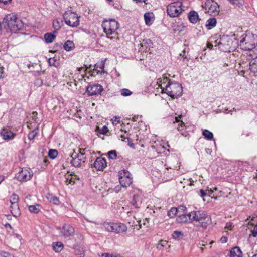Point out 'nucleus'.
I'll list each match as a JSON object with an SVG mask.
<instances>
[{
	"label": "nucleus",
	"mask_w": 257,
	"mask_h": 257,
	"mask_svg": "<svg viewBox=\"0 0 257 257\" xmlns=\"http://www.w3.org/2000/svg\"><path fill=\"white\" fill-rule=\"evenodd\" d=\"M257 36L252 34H243L241 36L240 46L242 49L248 50L247 54L249 56L251 52L257 50Z\"/></svg>",
	"instance_id": "obj_1"
},
{
	"label": "nucleus",
	"mask_w": 257,
	"mask_h": 257,
	"mask_svg": "<svg viewBox=\"0 0 257 257\" xmlns=\"http://www.w3.org/2000/svg\"><path fill=\"white\" fill-rule=\"evenodd\" d=\"M191 222L194 221L199 223V225L206 228L211 223V219L209 215L203 210L193 211L190 212Z\"/></svg>",
	"instance_id": "obj_2"
},
{
	"label": "nucleus",
	"mask_w": 257,
	"mask_h": 257,
	"mask_svg": "<svg viewBox=\"0 0 257 257\" xmlns=\"http://www.w3.org/2000/svg\"><path fill=\"white\" fill-rule=\"evenodd\" d=\"M3 23L5 27L4 23L6 24L9 29L13 32L16 33L17 31L21 29L23 24L21 20L13 14L7 15L4 18Z\"/></svg>",
	"instance_id": "obj_3"
},
{
	"label": "nucleus",
	"mask_w": 257,
	"mask_h": 257,
	"mask_svg": "<svg viewBox=\"0 0 257 257\" xmlns=\"http://www.w3.org/2000/svg\"><path fill=\"white\" fill-rule=\"evenodd\" d=\"M220 42L222 46L220 47L221 50L224 52L230 51V50L235 49L238 45V41L235 34L230 36H223Z\"/></svg>",
	"instance_id": "obj_4"
},
{
	"label": "nucleus",
	"mask_w": 257,
	"mask_h": 257,
	"mask_svg": "<svg viewBox=\"0 0 257 257\" xmlns=\"http://www.w3.org/2000/svg\"><path fill=\"white\" fill-rule=\"evenodd\" d=\"M182 85L177 82H168L165 86V93L173 98L180 97L182 93Z\"/></svg>",
	"instance_id": "obj_5"
},
{
	"label": "nucleus",
	"mask_w": 257,
	"mask_h": 257,
	"mask_svg": "<svg viewBox=\"0 0 257 257\" xmlns=\"http://www.w3.org/2000/svg\"><path fill=\"white\" fill-rule=\"evenodd\" d=\"M119 23L114 19L105 20L103 21L102 27L107 35L114 33L119 28Z\"/></svg>",
	"instance_id": "obj_6"
},
{
	"label": "nucleus",
	"mask_w": 257,
	"mask_h": 257,
	"mask_svg": "<svg viewBox=\"0 0 257 257\" xmlns=\"http://www.w3.org/2000/svg\"><path fill=\"white\" fill-rule=\"evenodd\" d=\"M65 23L71 27H76L79 25V19L78 15L71 10L66 11L63 14Z\"/></svg>",
	"instance_id": "obj_7"
},
{
	"label": "nucleus",
	"mask_w": 257,
	"mask_h": 257,
	"mask_svg": "<svg viewBox=\"0 0 257 257\" xmlns=\"http://www.w3.org/2000/svg\"><path fill=\"white\" fill-rule=\"evenodd\" d=\"M202 7L205 9L206 12L212 16L217 15L220 12L219 6L214 0H207Z\"/></svg>",
	"instance_id": "obj_8"
},
{
	"label": "nucleus",
	"mask_w": 257,
	"mask_h": 257,
	"mask_svg": "<svg viewBox=\"0 0 257 257\" xmlns=\"http://www.w3.org/2000/svg\"><path fill=\"white\" fill-rule=\"evenodd\" d=\"M182 4L179 1L171 3L167 8L168 15L171 17L178 16L182 13Z\"/></svg>",
	"instance_id": "obj_9"
},
{
	"label": "nucleus",
	"mask_w": 257,
	"mask_h": 257,
	"mask_svg": "<svg viewBox=\"0 0 257 257\" xmlns=\"http://www.w3.org/2000/svg\"><path fill=\"white\" fill-rule=\"evenodd\" d=\"M103 91L102 85L99 84L89 85L86 88V92L89 96L101 95Z\"/></svg>",
	"instance_id": "obj_10"
},
{
	"label": "nucleus",
	"mask_w": 257,
	"mask_h": 257,
	"mask_svg": "<svg viewBox=\"0 0 257 257\" xmlns=\"http://www.w3.org/2000/svg\"><path fill=\"white\" fill-rule=\"evenodd\" d=\"M33 175V173L30 168H23L19 172L18 179L20 181L26 182L30 180Z\"/></svg>",
	"instance_id": "obj_11"
},
{
	"label": "nucleus",
	"mask_w": 257,
	"mask_h": 257,
	"mask_svg": "<svg viewBox=\"0 0 257 257\" xmlns=\"http://www.w3.org/2000/svg\"><path fill=\"white\" fill-rule=\"evenodd\" d=\"M253 52H251L249 54V57L248 59L250 60L249 62V69L254 74H257V50Z\"/></svg>",
	"instance_id": "obj_12"
},
{
	"label": "nucleus",
	"mask_w": 257,
	"mask_h": 257,
	"mask_svg": "<svg viewBox=\"0 0 257 257\" xmlns=\"http://www.w3.org/2000/svg\"><path fill=\"white\" fill-rule=\"evenodd\" d=\"M94 167L98 171H102L107 166L106 160L102 157H97L93 163Z\"/></svg>",
	"instance_id": "obj_13"
},
{
	"label": "nucleus",
	"mask_w": 257,
	"mask_h": 257,
	"mask_svg": "<svg viewBox=\"0 0 257 257\" xmlns=\"http://www.w3.org/2000/svg\"><path fill=\"white\" fill-rule=\"evenodd\" d=\"M177 221L180 223H185L191 222V218L190 217V212L181 214V212L179 213L177 217Z\"/></svg>",
	"instance_id": "obj_14"
},
{
	"label": "nucleus",
	"mask_w": 257,
	"mask_h": 257,
	"mask_svg": "<svg viewBox=\"0 0 257 257\" xmlns=\"http://www.w3.org/2000/svg\"><path fill=\"white\" fill-rule=\"evenodd\" d=\"M62 232L64 237H68L73 235L74 229L69 224H65L63 227Z\"/></svg>",
	"instance_id": "obj_15"
},
{
	"label": "nucleus",
	"mask_w": 257,
	"mask_h": 257,
	"mask_svg": "<svg viewBox=\"0 0 257 257\" xmlns=\"http://www.w3.org/2000/svg\"><path fill=\"white\" fill-rule=\"evenodd\" d=\"M186 210V207L184 206H180L178 208H172L168 212V215L170 218H173L175 216H178L181 211L183 212Z\"/></svg>",
	"instance_id": "obj_16"
},
{
	"label": "nucleus",
	"mask_w": 257,
	"mask_h": 257,
	"mask_svg": "<svg viewBox=\"0 0 257 257\" xmlns=\"http://www.w3.org/2000/svg\"><path fill=\"white\" fill-rule=\"evenodd\" d=\"M1 136L5 140L13 139L15 137V134L7 128H3L0 132Z\"/></svg>",
	"instance_id": "obj_17"
},
{
	"label": "nucleus",
	"mask_w": 257,
	"mask_h": 257,
	"mask_svg": "<svg viewBox=\"0 0 257 257\" xmlns=\"http://www.w3.org/2000/svg\"><path fill=\"white\" fill-rule=\"evenodd\" d=\"M169 81L170 82V80L167 77H163L158 79L157 83L158 86L160 87L162 89V92H165V86L168 84Z\"/></svg>",
	"instance_id": "obj_18"
},
{
	"label": "nucleus",
	"mask_w": 257,
	"mask_h": 257,
	"mask_svg": "<svg viewBox=\"0 0 257 257\" xmlns=\"http://www.w3.org/2000/svg\"><path fill=\"white\" fill-rule=\"evenodd\" d=\"M105 65V60L101 61L100 62L97 63L94 68V70L95 71L97 74L99 73H104L105 71L104 70Z\"/></svg>",
	"instance_id": "obj_19"
},
{
	"label": "nucleus",
	"mask_w": 257,
	"mask_h": 257,
	"mask_svg": "<svg viewBox=\"0 0 257 257\" xmlns=\"http://www.w3.org/2000/svg\"><path fill=\"white\" fill-rule=\"evenodd\" d=\"M10 211L12 214L17 217L20 215L18 203H11Z\"/></svg>",
	"instance_id": "obj_20"
},
{
	"label": "nucleus",
	"mask_w": 257,
	"mask_h": 257,
	"mask_svg": "<svg viewBox=\"0 0 257 257\" xmlns=\"http://www.w3.org/2000/svg\"><path fill=\"white\" fill-rule=\"evenodd\" d=\"M79 153L74 152L72 154L71 157V158H75L76 157L78 159H79V160L81 161L82 162H84L85 159V157L84 156L85 153L84 152V149H79Z\"/></svg>",
	"instance_id": "obj_21"
},
{
	"label": "nucleus",
	"mask_w": 257,
	"mask_h": 257,
	"mask_svg": "<svg viewBox=\"0 0 257 257\" xmlns=\"http://www.w3.org/2000/svg\"><path fill=\"white\" fill-rule=\"evenodd\" d=\"M188 18L192 23H196L199 20L198 13L195 11H191L188 14Z\"/></svg>",
	"instance_id": "obj_22"
},
{
	"label": "nucleus",
	"mask_w": 257,
	"mask_h": 257,
	"mask_svg": "<svg viewBox=\"0 0 257 257\" xmlns=\"http://www.w3.org/2000/svg\"><path fill=\"white\" fill-rule=\"evenodd\" d=\"M182 117V115H180L179 117H175V122H180L178 124L177 129L178 131L181 132V134L183 136H186V135L185 134V133L183 131L184 128L185 124L182 121H180L179 118H181Z\"/></svg>",
	"instance_id": "obj_23"
},
{
	"label": "nucleus",
	"mask_w": 257,
	"mask_h": 257,
	"mask_svg": "<svg viewBox=\"0 0 257 257\" xmlns=\"http://www.w3.org/2000/svg\"><path fill=\"white\" fill-rule=\"evenodd\" d=\"M230 257H242V252L239 247H233L230 252Z\"/></svg>",
	"instance_id": "obj_24"
},
{
	"label": "nucleus",
	"mask_w": 257,
	"mask_h": 257,
	"mask_svg": "<svg viewBox=\"0 0 257 257\" xmlns=\"http://www.w3.org/2000/svg\"><path fill=\"white\" fill-rule=\"evenodd\" d=\"M119 180L121 185L125 188L129 186L132 183V178L131 176Z\"/></svg>",
	"instance_id": "obj_25"
},
{
	"label": "nucleus",
	"mask_w": 257,
	"mask_h": 257,
	"mask_svg": "<svg viewBox=\"0 0 257 257\" xmlns=\"http://www.w3.org/2000/svg\"><path fill=\"white\" fill-rule=\"evenodd\" d=\"M53 33H46L44 35V39L46 43H51L56 38V35Z\"/></svg>",
	"instance_id": "obj_26"
},
{
	"label": "nucleus",
	"mask_w": 257,
	"mask_h": 257,
	"mask_svg": "<svg viewBox=\"0 0 257 257\" xmlns=\"http://www.w3.org/2000/svg\"><path fill=\"white\" fill-rule=\"evenodd\" d=\"M116 233H120L127 231V227L122 223H116Z\"/></svg>",
	"instance_id": "obj_27"
},
{
	"label": "nucleus",
	"mask_w": 257,
	"mask_h": 257,
	"mask_svg": "<svg viewBox=\"0 0 257 257\" xmlns=\"http://www.w3.org/2000/svg\"><path fill=\"white\" fill-rule=\"evenodd\" d=\"M216 19L214 17L209 18L206 24V27L208 29H211L212 27H214L216 25Z\"/></svg>",
	"instance_id": "obj_28"
},
{
	"label": "nucleus",
	"mask_w": 257,
	"mask_h": 257,
	"mask_svg": "<svg viewBox=\"0 0 257 257\" xmlns=\"http://www.w3.org/2000/svg\"><path fill=\"white\" fill-rule=\"evenodd\" d=\"M64 48L67 51H71L74 48V43L72 41L67 40L64 44Z\"/></svg>",
	"instance_id": "obj_29"
},
{
	"label": "nucleus",
	"mask_w": 257,
	"mask_h": 257,
	"mask_svg": "<svg viewBox=\"0 0 257 257\" xmlns=\"http://www.w3.org/2000/svg\"><path fill=\"white\" fill-rule=\"evenodd\" d=\"M53 249L57 252H60L63 248V244L61 242H54L52 244Z\"/></svg>",
	"instance_id": "obj_30"
},
{
	"label": "nucleus",
	"mask_w": 257,
	"mask_h": 257,
	"mask_svg": "<svg viewBox=\"0 0 257 257\" xmlns=\"http://www.w3.org/2000/svg\"><path fill=\"white\" fill-rule=\"evenodd\" d=\"M153 13L147 12L144 14V19L147 25H150L152 24L151 19L153 18Z\"/></svg>",
	"instance_id": "obj_31"
},
{
	"label": "nucleus",
	"mask_w": 257,
	"mask_h": 257,
	"mask_svg": "<svg viewBox=\"0 0 257 257\" xmlns=\"http://www.w3.org/2000/svg\"><path fill=\"white\" fill-rule=\"evenodd\" d=\"M202 135L205 139L209 140H211L213 138V133L207 129H205L203 131Z\"/></svg>",
	"instance_id": "obj_32"
},
{
	"label": "nucleus",
	"mask_w": 257,
	"mask_h": 257,
	"mask_svg": "<svg viewBox=\"0 0 257 257\" xmlns=\"http://www.w3.org/2000/svg\"><path fill=\"white\" fill-rule=\"evenodd\" d=\"M28 209L30 212L35 214L38 213L40 210V206L38 204L30 205L28 206Z\"/></svg>",
	"instance_id": "obj_33"
},
{
	"label": "nucleus",
	"mask_w": 257,
	"mask_h": 257,
	"mask_svg": "<svg viewBox=\"0 0 257 257\" xmlns=\"http://www.w3.org/2000/svg\"><path fill=\"white\" fill-rule=\"evenodd\" d=\"M62 22V21H59L58 19H55L53 22V27L55 29L53 33H56V31L59 30L61 28V23Z\"/></svg>",
	"instance_id": "obj_34"
},
{
	"label": "nucleus",
	"mask_w": 257,
	"mask_h": 257,
	"mask_svg": "<svg viewBox=\"0 0 257 257\" xmlns=\"http://www.w3.org/2000/svg\"><path fill=\"white\" fill-rule=\"evenodd\" d=\"M130 173L126 170L123 169L119 172V179L130 176Z\"/></svg>",
	"instance_id": "obj_35"
},
{
	"label": "nucleus",
	"mask_w": 257,
	"mask_h": 257,
	"mask_svg": "<svg viewBox=\"0 0 257 257\" xmlns=\"http://www.w3.org/2000/svg\"><path fill=\"white\" fill-rule=\"evenodd\" d=\"M82 162L78 159L76 157L75 158H72L71 160V163L74 167H78L81 166V163Z\"/></svg>",
	"instance_id": "obj_36"
},
{
	"label": "nucleus",
	"mask_w": 257,
	"mask_h": 257,
	"mask_svg": "<svg viewBox=\"0 0 257 257\" xmlns=\"http://www.w3.org/2000/svg\"><path fill=\"white\" fill-rule=\"evenodd\" d=\"M173 237L175 239H180L183 237V234L181 231H175L172 234Z\"/></svg>",
	"instance_id": "obj_37"
},
{
	"label": "nucleus",
	"mask_w": 257,
	"mask_h": 257,
	"mask_svg": "<svg viewBox=\"0 0 257 257\" xmlns=\"http://www.w3.org/2000/svg\"><path fill=\"white\" fill-rule=\"evenodd\" d=\"M19 196L16 194L13 193L11 196L10 202L11 203H18Z\"/></svg>",
	"instance_id": "obj_38"
},
{
	"label": "nucleus",
	"mask_w": 257,
	"mask_h": 257,
	"mask_svg": "<svg viewBox=\"0 0 257 257\" xmlns=\"http://www.w3.org/2000/svg\"><path fill=\"white\" fill-rule=\"evenodd\" d=\"M58 155V152L55 149H50L48 153L49 157L51 159H55Z\"/></svg>",
	"instance_id": "obj_39"
},
{
	"label": "nucleus",
	"mask_w": 257,
	"mask_h": 257,
	"mask_svg": "<svg viewBox=\"0 0 257 257\" xmlns=\"http://www.w3.org/2000/svg\"><path fill=\"white\" fill-rule=\"evenodd\" d=\"M38 134V128L34 129L31 132H30L28 135L29 139L30 140H33L36 135Z\"/></svg>",
	"instance_id": "obj_40"
},
{
	"label": "nucleus",
	"mask_w": 257,
	"mask_h": 257,
	"mask_svg": "<svg viewBox=\"0 0 257 257\" xmlns=\"http://www.w3.org/2000/svg\"><path fill=\"white\" fill-rule=\"evenodd\" d=\"M167 244V242L164 240H161L156 246L157 249L162 250L165 246Z\"/></svg>",
	"instance_id": "obj_41"
},
{
	"label": "nucleus",
	"mask_w": 257,
	"mask_h": 257,
	"mask_svg": "<svg viewBox=\"0 0 257 257\" xmlns=\"http://www.w3.org/2000/svg\"><path fill=\"white\" fill-rule=\"evenodd\" d=\"M48 199L50 202H52L54 204H58L59 202L58 198L53 195H49Z\"/></svg>",
	"instance_id": "obj_42"
},
{
	"label": "nucleus",
	"mask_w": 257,
	"mask_h": 257,
	"mask_svg": "<svg viewBox=\"0 0 257 257\" xmlns=\"http://www.w3.org/2000/svg\"><path fill=\"white\" fill-rule=\"evenodd\" d=\"M133 92L128 89L124 88L121 90V95L123 96H128L132 95Z\"/></svg>",
	"instance_id": "obj_43"
},
{
	"label": "nucleus",
	"mask_w": 257,
	"mask_h": 257,
	"mask_svg": "<svg viewBox=\"0 0 257 257\" xmlns=\"http://www.w3.org/2000/svg\"><path fill=\"white\" fill-rule=\"evenodd\" d=\"M114 223H104L103 224V226L105 228V230L108 232H111L112 231V226Z\"/></svg>",
	"instance_id": "obj_44"
},
{
	"label": "nucleus",
	"mask_w": 257,
	"mask_h": 257,
	"mask_svg": "<svg viewBox=\"0 0 257 257\" xmlns=\"http://www.w3.org/2000/svg\"><path fill=\"white\" fill-rule=\"evenodd\" d=\"M108 157L112 159H116L117 157V153L115 150H111L108 153Z\"/></svg>",
	"instance_id": "obj_45"
},
{
	"label": "nucleus",
	"mask_w": 257,
	"mask_h": 257,
	"mask_svg": "<svg viewBox=\"0 0 257 257\" xmlns=\"http://www.w3.org/2000/svg\"><path fill=\"white\" fill-rule=\"evenodd\" d=\"M103 257H122L120 254L105 253L102 254Z\"/></svg>",
	"instance_id": "obj_46"
},
{
	"label": "nucleus",
	"mask_w": 257,
	"mask_h": 257,
	"mask_svg": "<svg viewBox=\"0 0 257 257\" xmlns=\"http://www.w3.org/2000/svg\"><path fill=\"white\" fill-rule=\"evenodd\" d=\"M56 61V59H55L54 57L50 58L48 59V63L50 66H54Z\"/></svg>",
	"instance_id": "obj_47"
},
{
	"label": "nucleus",
	"mask_w": 257,
	"mask_h": 257,
	"mask_svg": "<svg viewBox=\"0 0 257 257\" xmlns=\"http://www.w3.org/2000/svg\"><path fill=\"white\" fill-rule=\"evenodd\" d=\"M109 130L106 126H103L102 129H101L99 131V133L102 134H106L108 132Z\"/></svg>",
	"instance_id": "obj_48"
},
{
	"label": "nucleus",
	"mask_w": 257,
	"mask_h": 257,
	"mask_svg": "<svg viewBox=\"0 0 257 257\" xmlns=\"http://www.w3.org/2000/svg\"><path fill=\"white\" fill-rule=\"evenodd\" d=\"M221 38L218 40H216L214 42L215 43V47H216L217 46L218 47L219 49H220L221 50V47H222V44H221Z\"/></svg>",
	"instance_id": "obj_49"
},
{
	"label": "nucleus",
	"mask_w": 257,
	"mask_h": 257,
	"mask_svg": "<svg viewBox=\"0 0 257 257\" xmlns=\"http://www.w3.org/2000/svg\"><path fill=\"white\" fill-rule=\"evenodd\" d=\"M0 256L1 257H11V255L10 254L3 251L0 252Z\"/></svg>",
	"instance_id": "obj_50"
},
{
	"label": "nucleus",
	"mask_w": 257,
	"mask_h": 257,
	"mask_svg": "<svg viewBox=\"0 0 257 257\" xmlns=\"http://www.w3.org/2000/svg\"><path fill=\"white\" fill-rule=\"evenodd\" d=\"M136 197H138V196L134 195V197H133V199L132 201V203L133 205L136 208H138V206L137 201L136 200Z\"/></svg>",
	"instance_id": "obj_51"
},
{
	"label": "nucleus",
	"mask_w": 257,
	"mask_h": 257,
	"mask_svg": "<svg viewBox=\"0 0 257 257\" xmlns=\"http://www.w3.org/2000/svg\"><path fill=\"white\" fill-rule=\"evenodd\" d=\"M70 176V178L68 177L67 179V182H68V181L69 180V182L68 183H75V179L74 178H73V177H72L71 175H69Z\"/></svg>",
	"instance_id": "obj_52"
},
{
	"label": "nucleus",
	"mask_w": 257,
	"mask_h": 257,
	"mask_svg": "<svg viewBox=\"0 0 257 257\" xmlns=\"http://www.w3.org/2000/svg\"><path fill=\"white\" fill-rule=\"evenodd\" d=\"M252 235L253 237H256L257 236V225H256L253 230L251 231Z\"/></svg>",
	"instance_id": "obj_53"
},
{
	"label": "nucleus",
	"mask_w": 257,
	"mask_h": 257,
	"mask_svg": "<svg viewBox=\"0 0 257 257\" xmlns=\"http://www.w3.org/2000/svg\"><path fill=\"white\" fill-rule=\"evenodd\" d=\"M4 68L0 67V79L4 77Z\"/></svg>",
	"instance_id": "obj_54"
},
{
	"label": "nucleus",
	"mask_w": 257,
	"mask_h": 257,
	"mask_svg": "<svg viewBox=\"0 0 257 257\" xmlns=\"http://www.w3.org/2000/svg\"><path fill=\"white\" fill-rule=\"evenodd\" d=\"M227 240H228V239L225 236H222L221 238H220V242L222 243H226L227 242Z\"/></svg>",
	"instance_id": "obj_55"
},
{
	"label": "nucleus",
	"mask_w": 257,
	"mask_h": 257,
	"mask_svg": "<svg viewBox=\"0 0 257 257\" xmlns=\"http://www.w3.org/2000/svg\"><path fill=\"white\" fill-rule=\"evenodd\" d=\"M200 195L202 197H203L206 196V195H207V193H205V191H204V190H203V189H200Z\"/></svg>",
	"instance_id": "obj_56"
},
{
	"label": "nucleus",
	"mask_w": 257,
	"mask_h": 257,
	"mask_svg": "<svg viewBox=\"0 0 257 257\" xmlns=\"http://www.w3.org/2000/svg\"><path fill=\"white\" fill-rule=\"evenodd\" d=\"M232 224L231 222L227 223L226 225L225 228L231 229Z\"/></svg>",
	"instance_id": "obj_57"
},
{
	"label": "nucleus",
	"mask_w": 257,
	"mask_h": 257,
	"mask_svg": "<svg viewBox=\"0 0 257 257\" xmlns=\"http://www.w3.org/2000/svg\"><path fill=\"white\" fill-rule=\"evenodd\" d=\"M205 152L206 153L208 154H211L212 153V150L210 148H206L205 149Z\"/></svg>",
	"instance_id": "obj_58"
},
{
	"label": "nucleus",
	"mask_w": 257,
	"mask_h": 257,
	"mask_svg": "<svg viewBox=\"0 0 257 257\" xmlns=\"http://www.w3.org/2000/svg\"><path fill=\"white\" fill-rule=\"evenodd\" d=\"M116 223H114V224L113 225V226H112V231H111V232H114V233H116Z\"/></svg>",
	"instance_id": "obj_59"
},
{
	"label": "nucleus",
	"mask_w": 257,
	"mask_h": 257,
	"mask_svg": "<svg viewBox=\"0 0 257 257\" xmlns=\"http://www.w3.org/2000/svg\"><path fill=\"white\" fill-rule=\"evenodd\" d=\"M5 176L3 175H0V184L4 181Z\"/></svg>",
	"instance_id": "obj_60"
},
{
	"label": "nucleus",
	"mask_w": 257,
	"mask_h": 257,
	"mask_svg": "<svg viewBox=\"0 0 257 257\" xmlns=\"http://www.w3.org/2000/svg\"><path fill=\"white\" fill-rule=\"evenodd\" d=\"M213 47V44H212L211 43H208L207 44V47L209 49H212Z\"/></svg>",
	"instance_id": "obj_61"
},
{
	"label": "nucleus",
	"mask_w": 257,
	"mask_h": 257,
	"mask_svg": "<svg viewBox=\"0 0 257 257\" xmlns=\"http://www.w3.org/2000/svg\"><path fill=\"white\" fill-rule=\"evenodd\" d=\"M183 54L182 53H180V55L182 56L184 59L187 58V57L185 56V55H184V54L185 53V51H184L183 52Z\"/></svg>",
	"instance_id": "obj_62"
},
{
	"label": "nucleus",
	"mask_w": 257,
	"mask_h": 257,
	"mask_svg": "<svg viewBox=\"0 0 257 257\" xmlns=\"http://www.w3.org/2000/svg\"><path fill=\"white\" fill-rule=\"evenodd\" d=\"M8 1H9V0H0V2L3 3L4 4H7Z\"/></svg>",
	"instance_id": "obj_63"
},
{
	"label": "nucleus",
	"mask_w": 257,
	"mask_h": 257,
	"mask_svg": "<svg viewBox=\"0 0 257 257\" xmlns=\"http://www.w3.org/2000/svg\"><path fill=\"white\" fill-rule=\"evenodd\" d=\"M5 227H10V228H11V226L10 224H9V223H7V224H5Z\"/></svg>",
	"instance_id": "obj_64"
}]
</instances>
